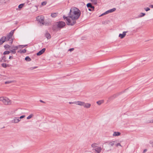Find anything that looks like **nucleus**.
<instances>
[{
  "instance_id": "f257e3e1",
  "label": "nucleus",
  "mask_w": 153,
  "mask_h": 153,
  "mask_svg": "<svg viewBox=\"0 0 153 153\" xmlns=\"http://www.w3.org/2000/svg\"><path fill=\"white\" fill-rule=\"evenodd\" d=\"M81 14V11L77 8L73 7L71 8L68 16L71 19H77Z\"/></svg>"
},
{
  "instance_id": "f03ea898",
  "label": "nucleus",
  "mask_w": 153,
  "mask_h": 153,
  "mask_svg": "<svg viewBox=\"0 0 153 153\" xmlns=\"http://www.w3.org/2000/svg\"><path fill=\"white\" fill-rule=\"evenodd\" d=\"M63 18L64 20L66 21V23L67 25L70 26H73L76 23V20L74 19H71L69 17V16H67L65 15H63Z\"/></svg>"
},
{
  "instance_id": "7ed1b4c3",
  "label": "nucleus",
  "mask_w": 153,
  "mask_h": 153,
  "mask_svg": "<svg viewBox=\"0 0 153 153\" xmlns=\"http://www.w3.org/2000/svg\"><path fill=\"white\" fill-rule=\"evenodd\" d=\"M15 29H14L13 30H11L10 33L8 34L6 37L7 38V41H8L10 40V39H11V42H10V44L11 45L12 44L13 42V39L12 38V37L13 36V34L14 31Z\"/></svg>"
},
{
  "instance_id": "20e7f679",
  "label": "nucleus",
  "mask_w": 153,
  "mask_h": 153,
  "mask_svg": "<svg viewBox=\"0 0 153 153\" xmlns=\"http://www.w3.org/2000/svg\"><path fill=\"white\" fill-rule=\"evenodd\" d=\"M36 20L38 22V23H39L40 24H42V25H46L45 24V22L44 20V17L43 16H38L36 17Z\"/></svg>"
},
{
  "instance_id": "39448f33",
  "label": "nucleus",
  "mask_w": 153,
  "mask_h": 153,
  "mask_svg": "<svg viewBox=\"0 0 153 153\" xmlns=\"http://www.w3.org/2000/svg\"><path fill=\"white\" fill-rule=\"evenodd\" d=\"M66 25L65 22L62 21L58 22V29L63 27Z\"/></svg>"
},
{
  "instance_id": "423d86ee",
  "label": "nucleus",
  "mask_w": 153,
  "mask_h": 153,
  "mask_svg": "<svg viewBox=\"0 0 153 153\" xmlns=\"http://www.w3.org/2000/svg\"><path fill=\"white\" fill-rule=\"evenodd\" d=\"M81 13L82 14V16L86 15L87 13V9L86 8H82L81 10L80 11Z\"/></svg>"
},
{
  "instance_id": "0eeeda50",
  "label": "nucleus",
  "mask_w": 153,
  "mask_h": 153,
  "mask_svg": "<svg viewBox=\"0 0 153 153\" xmlns=\"http://www.w3.org/2000/svg\"><path fill=\"white\" fill-rule=\"evenodd\" d=\"M3 103L5 105H8L9 104L10 101L9 99L6 97H5V98L3 100Z\"/></svg>"
},
{
  "instance_id": "6e6552de",
  "label": "nucleus",
  "mask_w": 153,
  "mask_h": 153,
  "mask_svg": "<svg viewBox=\"0 0 153 153\" xmlns=\"http://www.w3.org/2000/svg\"><path fill=\"white\" fill-rule=\"evenodd\" d=\"M6 41H7L6 37L5 36H2L0 39V45H1L2 44Z\"/></svg>"
},
{
  "instance_id": "1a4fd4ad",
  "label": "nucleus",
  "mask_w": 153,
  "mask_h": 153,
  "mask_svg": "<svg viewBox=\"0 0 153 153\" xmlns=\"http://www.w3.org/2000/svg\"><path fill=\"white\" fill-rule=\"evenodd\" d=\"M45 48H42L41 50L37 53L36 55L38 56H39L42 55L45 52Z\"/></svg>"
},
{
  "instance_id": "9d476101",
  "label": "nucleus",
  "mask_w": 153,
  "mask_h": 153,
  "mask_svg": "<svg viewBox=\"0 0 153 153\" xmlns=\"http://www.w3.org/2000/svg\"><path fill=\"white\" fill-rule=\"evenodd\" d=\"M108 145L109 146H110L111 147H113L115 144H116L117 143V141L115 140L112 141H109L108 142Z\"/></svg>"
},
{
  "instance_id": "9b49d317",
  "label": "nucleus",
  "mask_w": 153,
  "mask_h": 153,
  "mask_svg": "<svg viewBox=\"0 0 153 153\" xmlns=\"http://www.w3.org/2000/svg\"><path fill=\"white\" fill-rule=\"evenodd\" d=\"M127 32V31H124L123 32L122 34H120L119 35V37L121 39H123L124 38L126 35V33Z\"/></svg>"
},
{
  "instance_id": "f8f14e48",
  "label": "nucleus",
  "mask_w": 153,
  "mask_h": 153,
  "mask_svg": "<svg viewBox=\"0 0 153 153\" xmlns=\"http://www.w3.org/2000/svg\"><path fill=\"white\" fill-rule=\"evenodd\" d=\"M20 120L19 119V117H16L13 120H12V122L15 123H17Z\"/></svg>"
},
{
  "instance_id": "ddd939ff",
  "label": "nucleus",
  "mask_w": 153,
  "mask_h": 153,
  "mask_svg": "<svg viewBox=\"0 0 153 153\" xmlns=\"http://www.w3.org/2000/svg\"><path fill=\"white\" fill-rule=\"evenodd\" d=\"M94 150L97 153H100L101 152L102 149L100 147H97Z\"/></svg>"
},
{
  "instance_id": "4468645a",
  "label": "nucleus",
  "mask_w": 153,
  "mask_h": 153,
  "mask_svg": "<svg viewBox=\"0 0 153 153\" xmlns=\"http://www.w3.org/2000/svg\"><path fill=\"white\" fill-rule=\"evenodd\" d=\"M87 6L88 8H90L91 9H93V10H94V6L92 5V4L91 3H89L87 4Z\"/></svg>"
},
{
  "instance_id": "2eb2a0df",
  "label": "nucleus",
  "mask_w": 153,
  "mask_h": 153,
  "mask_svg": "<svg viewBox=\"0 0 153 153\" xmlns=\"http://www.w3.org/2000/svg\"><path fill=\"white\" fill-rule=\"evenodd\" d=\"M116 10V8H114L112 9L106 11L105 13L108 14L109 13H111L112 12H113L115 11Z\"/></svg>"
},
{
  "instance_id": "dca6fc26",
  "label": "nucleus",
  "mask_w": 153,
  "mask_h": 153,
  "mask_svg": "<svg viewBox=\"0 0 153 153\" xmlns=\"http://www.w3.org/2000/svg\"><path fill=\"white\" fill-rule=\"evenodd\" d=\"M52 29L53 30H56L57 29V22H56L52 27Z\"/></svg>"
},
{
  "instance_id": "f3484780",
  "label": "nucleus",
  "mask_w": 153,
  "mask_h": 153,
  "mask_svg": "<svg viewBox=\"0 0 153 153\" xmlns=\"http://www.w3.org/2000/svg\"><path fill=\"white\" fill-rule=\"evenodd\" d=\"M91 106V105L89 103H85L84 102V104L83 106L86 108H89Z\"/></svg>"
},
{
  "instance_id": "a211bd4d",
  "label": "nucleus",
  "mask_w": 153,
  "mask_h": 153,
  "mask_svg": "<svg viewBox=\"0 0 153 153\" xmlns=\"http://www.w3.org/2000/svg\"><path fill=\"white\" fill-rule=\"evenodd\" d=\"M45 36L48 39H50L51 37L50 34L48 32L46 33L45 34Z\"/></svg>"
},
{
  "instance_id": "6ab92c4d",
  "label": "nucleus",
  "mask_w": 153,
  "mask_h": 153,
  "mask_svg": "<svg viewBox=\"0 0 153 153\" xmlns=\"http://www.w3.org/2000/svg\"><path fill=\"white\" fill-rule=\"evenodd\" d=\"M21 46V45H19L18 46H13L12 47H11V48L13 49V50H15V51L18 49Z\"/></svg>"
},
{
  "instance_id": "aec40b11",
  "label": "nucleus",
  "mask_w": 153,
  "mask_h": 153,
  "mask_svg": "<svg viewBox=\"0 0 153 153\" xmlns=\"http://www.w3.org/2000/svg\"><path fill=\"white\" fill-rule=\"evenodd\" d=\"M77 102L76 104V105H78L81 106H83L84 105V102H83L81 101H77L76 102Z\"/></svg>"
},
{
  "instance_id": "412c9836",
  "label": "nucleus",
  "mask_w": 153,
  "mask_h": 153,
  "mask_svg": "<svg viewBox=\"0 0 153 153\" xmlns=\"http://www.w3.org/2000/svg\"><path fill=\"white\" fill-rule=\"evenodd\" d=\"M120 133L119 132L115 131L114 132L113 135V136H118L120 135Z\"/></svg>"
},
{
  "instance_id": "4be33fe9",
  "label": "nucleus",
  "mask_w": 153,
  "mask_h": 153,
  "mask_svg": "<svg viewBox=\"0 0 153 153\" xmlns=\"http://www.w3.org/2000/svg\"><path fill=\"white\" fill-rule=\"evenodd\" d=\"M57 16V13H52L51 14V16L53 18H55Z\"/></svg>"
},
{
  "instance_id": "5701e85b",
  "label": "nucleus",
  "mask_w": 153,
  "mask_h": 153,
  "mask_svg": "<svg viewBox=\"0 0 153 153\" xmlns=\"http://www.w3.org/2000/svg\"><path fill=\"white\" fill-rule=\"evenodd\" d=\"M6 58L5 56H3L2 57L1 59L0 60V62H6Z\"/></svg>"
},
{
  "instance_id": "b1692460",
  "label": "nucleus",
  "mask_w": 153,
  "mask_h": 153,
  "mask_svg": "<svg viewBox=\"0 0 153 153\" xmlns=\"http://www.w3.org/2000/svg\"><path fill=\"white\" fill-rule=\"evenodd\" d=\"M26 50L25 49H24L22 50H20L18 51V52L20 53H25L26 52Z\"/></svg>"
},
{
  "instance_id": "393cba45",
  "label": "nucleus",
  "mask_w": 153,
  "mask_h": 153,
  "mask_svg": "<svg viewBox=\"0 0 153 153\" xmlns=\"http://www.w3.org/2000/svg\"><path fill=\"white\" fill-rule=\"evenodd\" d=\"M25 60L29 62L31 60V59L29 56H27L25 58Z\"/></svg>"
},
{
  "instance_id": "a878e982",
  "label": "nucleus",
  "mask_w": 153,
  "mask_h": 153,
  "mask_svg": "<svg viewBox=\"0 0 153 153\" xmlns=\"http://www.w3.org/2000/svg\"><path fill=\"white\" fill-rule=\"evenodd\" d=\"M94 4H97V0H89Z\"/></svg>"
},
{
  "instance_id": "bb28decb",
  "label": "nucleus",
  "mask_w": 153,
  "mask_h": 153,
  "mask_svg": "<svg viewBox=\"0 0 153 153\" xmlns=\"http://www.w3.org/2000/svg\"><path fill=\"white\" fill-rule=\"evenodd\" d=\"M146 14L145 13H141L138 16V18H140L142 17L145 15Z\"/></svg>"
},
{
  "instance_id": "cd10ccee",
  "label": "nucleus",
  "mask_w": 153,
  "mask_h": 153,
  "mask_svg": "<svg viewBox=\"0 0 153 153\" xmlns=\"http://www.w3.org/2000/svg\"><path fill=\"white\" fill-rule=\"evenodd\" d=\"M4 47L6 50H7V49L10 48V46L8 44H6L4 45Z\"/></svg>"
},
{
  "instance_id": "c85d7f7f",
  "label": "nucleus",
  "mask_w": 153,
  "mask_h": 153,
  "mask_svg": "<svg viewBox=\"0 0 153 153\" xmlns=\"http://www.w3.org/2000/svg\"><path fill=\"white\" fill-rule=\"evenodd\" d=\"M1 66L4 68H6L7 66L8 65L6 63H3L1 65Z\"/></svg>"
},
{
  "instance_id": "c756f323",
  "label": "nucleus",
  "mask_w": 153,
  "mask_h": 153,
  "mask_svg": "<svg viewBox=\"0 0 153 153\" xmlns=\"http://www.w3.org/2000/svg\"><path fill=\"white\" fill-rule=\"evenodd\" d=\"M24 4H19L18 6V7L19 9H21L24 6Z\"/></svg>"
},
{
  "instance_id": "7c9ffc66",
  "label": "nucleus",
  "mask_w": 153,
  "mask_h": 153,
  "mask_svg": "<svg viewBox=\"0 0 153 153\" xmlns=\"http://www.w3.org/2000/svg\"><path fill=\"white\" fill-rule=\"evenodd\" d=\"M10 52L9 51H5L4 53L3 54L4 55H6V54H8L10 53Z\"/></svg>"
},
{
  "instance_id": "2f4dec72",
  "label": "nucleus",
  "mask_w": 153,
  "mask_h": 153,
  "mask_svg": "<svg viewBox=\"0 0 153 153\" xmlns=\"http://www.w3.org/2000/svg\"><path fill=\"white\" fill-rule=\"evenodd\" d=\"M97 144L94 143L91 145V147L93 148L96 147L97 146Z\"/></svg>"
},
{
  "instance_id": "473e14b6",
  "label": "nucleus",
  "mask_w": 153,
  "mask_h": 153,
  "mask_svg": "<svg viewBox=\"0 0 153 153\" xmlns=\"http://www.w3.org/2000/svg\"><path fill=\"white\" fill-rule=\"evenodd\" d=\"M13 82V81H7L5 82H4V83L5 84H8L10 83H11Z\"/></svg>"
},
{
  "instance_id": "72a5a7b5",
  "label": "nucleus",
  "mask_w": 153,
  "mask_h": 153,
  "mask_svg": "<svg viewBox=\"0 0 153 153\" xmlns=\"http://www.w3.org/2000/svg\"><path fill=\"white\" fill-rule=\"evenodd\" d=\"M97 103L99 105H100L102 103H103V101H99L97 102Z\"/></svg>"
},
{
  "instance_id": "f704fd0d",
  "label": "nucleus",
  "mask_w": 153,
  "mask_h": 153,
  "mask_svg": "<svg viewBox=\"0 0 153 153\" xmlns=\"http://www.w3.org/2000/svg\"><path fill=\"white\" fill-rule=\"evenodd\" d=\"M5 3V0H0V4Z\"/></svg>"
},
{
  "instance_id": "c9c22d12",
  "label": "nucleus",
  "mask_w": 153,
  "mask_h": 153,
  "mask_svg": "<svg viewBox=\"0 0 153 153\" xmlns=\"http://www.w3.org/2000/svg\"><path fill=\"white\" fill-rule=\"evenodd\" d=\"M10 52H11L13 54H15L16 53V51L15 50H10Z\"/></svg>"
},
{
  "instance_id": "e433bc0d",
  "label": "nucleus",
  "mask_w": 153,
  "mask_h": 153,
  "mask_svg": "<svg viewBox=\"0 0 153 153\" xmlns=\"http://www.w3.org/2000/svg\"><path fill=\"white\" fill-rule=\"evenodd\" d=\"M47 4V2L45 1H44L42 2L41 5H45Z\"/></svg>"
},
{
  "instance_id": "4c0bfd02",
  "label": "nucleus",
  "mask_w": 153,
  "mask_h": 153,
  "mask_svg": "<svg viewBox=\"0 0 153 153\" xmlns=\"http://www.w3.org/2000/svg\"><path fill=\"white\" fill-rule=\"evenodd\" d=\"M5 97H0V101H2L3 102V100L5 98Z\"/></svg>"
},
{
  "instance_id": "58836bf2",
  "label": "nucleus",
  "mask_w": 153,
  "mask_h": 153,
  "mask_svg": "<svg viewBox=\"0 0 153 153\" xmlns=\"http://www.w3.org/2000/svg\"><path fill=\"white\" fill-rule=\"evenodd\" d=\"M33 115L32 114H31L30 115L28 116L27 117V119H30V118H31L32 117V116H33Z\"/></svg>"
},
{
  "instance_id": "ea45409f",
  "label": "nucleus",
  "mask_w": 153,
  "mask_h": 153,
  "mask_svg": "<svg viewBox=\"0 0 153 153\" xmlns=\"http://www.w3.org/2000/svg\"><path fill=\"white\" fill-rule=\"evenodd\" d=\"M144 9L146 11H148L150 10V8L148 7L145 8Z\"/></svg>"
},
{
  "instance_id": "a19ab883",
  "label": "nucleus",
  "mask_w": 153,
  "mask_h": 153,
  "mask_svg": "<svg viewBox=\"0 0 153 153\" xmlns=\"http://www.w3.org/2000/svg\"><path fill=\"white\" fill-rule=\"evenodd\" d=\"M115 145L117 147H118V146H121L120 144V143H116V144H115Z\"/></svg>"
},
{
  "instance_id": "79ce46f5",
  "label": "nucleus",
  "mask_w": 153,
  "mask_h": 153,
  "mask_svg": "<svg viewBox=\"0 0 153 153\" xmlns=\"http://www.w3.org/2000/svg\"><path fill=\"white\" fill-rule=\"evenodd\" d=\"M25 117V115H22V116H21L19 117V119H21L23 118H24Z\"/></svg>"
},
{
  "instance_id": "37998d69",
  "label": "nucleus",
  "mask_w": 153,
  "mask_h": 153,
  "mask_svg": "<svg viewBox=\"0 0 153 153\" xmlns=\"http://www.w3.org/2000/svg\"><path fill=\"white\" fill-rule=\"evenodd\" d=\"M74 50V48H72L69 49L68 50V51L71 52V51H73Z\"/></svg>"
},
{
  "instance_id": "c03bdc74",
  "label": "nucleus",
  "mask_w": 153,
  "mask_h": 153,
  "mask_svg": "<svg viewBox=\"0 0 153 153\" xmlns=\"http://www.w3.org/2000/svg\"><path fill=\"white\" fill-rule=\"evenodd\" d=\"M62 67V65L60 64H58V68L59 67V68H61Z\"/></svg>"
},
{
  "instance_id": "a18cd8bd",
  "label": "nucleus",
  "mask_w": 153,
  "mask_h": 153,
  "mask_svg": "<svg viewBox=\"0 0 153 153\" xmlns=\"http://www.w3.org/2000/svg\"><path fill=\"white\" fill-rule=\"evenodd\" d=\"M76 103L77 102H69V103L70 104H76Z\"/></svg>"
},
{
  "instance_id": "49530a36",
  "label": "nucleus",
  "mask_w": 153,
  "mask_h": 153,
  "mask_svg": "<svg viewBox=\"0 0 153 153\" xmlns=\"http://www.w3.org/2000/svg\"><path fill=\"white\" fill-rule=\"evenodd\" d=\"M149 7L151 8H153V4H151L149 6Z\"/></svg>"
},
{
  "instance_id": "de8ad7c7",
  "label": "nucleus",
  "mask_w": 153,
  "mask_h": 153,
  "mask_svg": "<svg viewBox=\"0 0 153 153\" xmlns=\"http://www.w3.org/2000/svg\"><path fill=\"white\" fill-rule=\"evenodd\" d=\"M27 46V45H21L20 46H21L22 48L26 47Z\"/></svg>"
},
{
  "instance_id": "09e8293b",
  "label": "nucleus",
  "mask_w": 153,
  "mask_h": 153,
  "mask_svg": "<svg viewBox=\"0 0 153 153\" xmlns=\"http://www.w3.org/2000/svg\"><path fill=\"white\" fill-rule=\"evenodd\" d=\"M9 59H13V57L12 56H10L9 57Z\"/></svg>"
},
{
  "instance_id": "8fccbe9b",
  "label": "nucleus",
  "mask_w": 153,
  "mask_h": 153,
  "mask_svg": "<svg viewBox=\"0 0 153 153\" xmlns=\"http://www.w3.org/2000/svg\"><path fill=\"white\" fill-rule=\"evenodd\" d=\"M40 102H42V103H45V102L43 101H42V100H40Z\"/></svg>"
},
{
  "instance_id": "3c124183",
  "label": "nucleus",
  "mask_w": 153,
  "mask_h": 153,
  "mask_svg": "<svg viewBox=\"0 0 153 153\" xmlns=\"http://www.w3.org/2000/svg\"><path fill=\"white\" fill-rule=\"evenodd\" d=\"M146 151H147V149H144V150H143V152H146Z\"/></svg>"
},
{
  "instance_id": "603ef678",
  "label": "nucleus",
  "mask_w": 153,
  "mask_h": 153,
  "mask_svg": "<svg viewBox=\"0 0 153 153\" xmlns=\"http://www.w3.org/2000/svg\"><path fill=\"white\" fill-rule=\"evenodd\" d=\"M37 68V67H35L33 68L32 69H35Z\"/></svg>"
},
{
  "instance_id": "864d4df0",
  "label": "nucleus",
  "mask_w": 153,
  "mask_h": 153,
  "mask_svg": "<svg viewBox=\"0 0 153 153\" xmlns=\"http://www.w3.org/2000/svg\"><path fill=\"white\" fill-rule=\"evenodd\" d=\"M106 13V12H105L104 13H102V14H103V15H105V14H107V13Z\"/></svg>"
},
{
  "instance_id": "5fc2aeb1",
  "label": "nucleus",
  "mask_w": 153,
  "mask_h": 153,
  "mask_svg": "<svg viewBox=\"0 0 153 153\" xmlns=\"http://www.w3.org/2000/svg\"><path fill=\"white\" fill-rule=\"evenodd\" d=\"M27 3H28L30 1L29 0H27Z\"/></svg>"
},
{
  "instance_id": "6e6d98bb",
  "label": "nucleus",
  "mask_w": 153,
  "mask_h": 153,
  "mask_svg": "<svg viewBox=\"0 0 153 153\" xmlns=\"http://www.w3.org/2000/svg\"><path fill=\"white\" fill-rule=\"evenodd\" d=\"M150 123H153V119L151 121H150Z\"/></svg>"
},
{
  "instance_id": "4d7b16f0",
  "label": "nucleus",
  "mask_w": 153,
  "mask_h": 153,
  "mask_svg": "<svg viewBox=\"0 0 153 153\" xmlns=\"http://www.w3.org/2000/svg\"><path fill=\"white\" fill-rule=\"evenodd\" d=\"M151 144H152V146L153 147V142L151 143Z\"/></svg>"
},
{
  "instance_id": "13d9d810",
  "label": "nucleus",
  "mask_w": 153,
  "mask_h": 153,
  "mask_svg": "<svg viewBox=\"0 0 153 153\" xmlns=\"http://www.w3.org/2000/svg\"><path fill=\"white\" fill-rule=\"evenodd\" d=\"M88 10L89 11H92V10H91V8H88Z\"/></svg>"
},
{
  "instance_id": "bf43d9fd",
  "label": "nucleus",
  "mask_w": 153,
  "mask_h": 153,
  "mask_svg": "<svg viewBox=\"0 0 153 153\" xmlns=\"http://www.w3.org/2000/svg\"><path fill=\"white\" fill-rule=\"evenodd\" d=\"M103 15H104L103 14H102L100 16H103Z\"/></svg>"
}]
</instances>
